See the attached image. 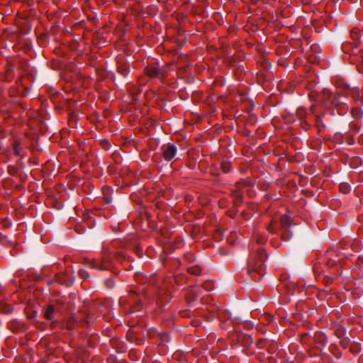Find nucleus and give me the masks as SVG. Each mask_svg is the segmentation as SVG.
Returning a JSON list of instances; mask_svg holds the SVG:
<instances>
[{
    "mask_svg": "<svg viewBox=\"0 0 363 363\" xmlns=\"http://www.w3.org/2000/svg\"><path fill=\"white\" fill-rule=\"evenodd\" d=\"M358 141L359 143L363 144V133L359 135V136L358 138Z\"/></svg>",
    "mask_w": 363,
    "mask_h": 363,
    "instance_id": "22",
    "label": "nucleus"
},
{
    "mask_svg": "<svg viewBox=\"0 0 363 363\" xmlns=\"http://www.w3.org/2000/svg\"><path fill=\"white\" fill-rule=\"evenodd\" d=\"M321 97L326 105L330 104L336 107L339 115H344L347 112L349 107L346 105L345 96L334 94L328 89H323Z\"/></svg>",
    "mask_w": 363,
    "mask_h": 363,
    "instance_id": "1",
    "label": "nucleus"
},
{
    "mask_svg": "<svg viewBox=\"0 0 363 363\" xmlns=\"http://www.w3.org/2000/svg\"><path fill=\"white\" fill-rule=\"evenodd\" d=\"M157 296L158 298L162 302V303H168L169 301V298L168 297V291L162 287L159 289Z\"/></svg>",
    "mask_w": 363,
    "mask_h": 363,
    "instance_id": "5",
    "label": "nucleus"
},
{
    "mask_svg": "<svg viewBox=\"0 0 363 363\" xmlns=\"http://www.w3.org/2000/svg\"><path fill=\"white\" fill-rule=\"evenodd\" d=\"M268 230L270 232V233H274V227L272 225H270L268 228Z\"/></svg>",
    "mask_w": 363,
    "mask_h": 363,
    "instance_id": "23",
    "label": "nucleus"
},
{
    "mask_svg": "<svg viewBox=\"0 0 363 363\" xmlns=\"http://www.w3.org/2000/svg\"><path fill=\"white\" fill-rule=\"evenodd\" d=\"M345 140L349 145L353 144L354 143V139L352 137H350L349 135H346L345 136Z\"/></svg>",
    "mask_w": 363,
    "mask_h": 363,
    "instance_id": "18",
    "label": "nucleus"
},
{
    "mask_svg": "<svg viewBox=\"0 0 363 363\" xmlns=\"http://www.w3.org/2000/svg\"><path fill=\"white\" fill-rule=\"evenodd\" d=\"M167 284V280L164 281V287L166 286Z\"/></svg>",
    "mask_w": 363,
    "mask_h": 363,
    "instance_id": "25",
    "label": "nucleus"
},
{
    "mask_svg": "<svg viewBox=\"0 0 363 363\" xmlns=\"http://www.w3.org/2000/svg\"><path fill=\"white\" fill-rule=\"evenodd\" d=\"M87 264L89 266V267L99 270H105L107 269V267L105 265V264L101 263L97 260L89 261Z\"/></svg>",
    "mask_w": 363,
    "mask_h": 363,
    "instance_id": "4",
    "label": "nucleus"
},
{
    "mask_svg": "<svg viewBox=\"0 0 363 363\" xmlns=\"http://www.w3.org/2000/svg\"><path fill=\"white\" fill-rule=\"evenodd\" d=\"M244 326L246 328H251L253 327V323L252 322L247 321L244 323Z\"/></svg>",
    "mask_w": 363,
    "mask_h": 363,
    "instance_id": "19",
    "label": "nucleus"
},
{
    "mask_svg": "<svg viewBox=\"0 0 363 363\" xmlns=\"http://www.w3.org/2000/svg\"><path fill=\"white\" fill-rule=\"evenodd\" d=\"M267 258V255L260 247L252 251L247 262L249 272H257L261 274L265 269L264 261Z\"/></svg>",
    "mask_w": 363,
    "mask_h": 363,
    "instance_id": "2",
    "label": "nucleus"
},
{
    "mask_svg": "<svg viewBox=\"0 0 363 363\" xmlns=\"http://www.w3.org/2000/svg\"><path fill=\"white\" fill-rule=\"evenodd\" d=\"M340 190L342 193L347 194L350 191V186L346 183H342L340 184Z\"/></svg>",
    "mask_w": 363,
    "mask_h": 363,
    "instance_id": "14",
    "label": "nucleus"
},
{
    "mask_svg": "<svg viewBox=\"0 0 363 363\" xmlns=\"http://www.w3.org/2000/svg\"><path fill=\"white\" fill-rule=\"evenodd\" d=\"M351 95H352V97L354 99V100H355V101L359 100L361 104H363V97L359 96V93L358 89H352L351 91Z\"/></svg>",
    "mask_w": 363,
    "mask_h": 363,
    "instance_id": "10",
    "label": "nucleus"
},
{
    "mask_svg": "<svg viewBox=\"0 0 363 363\" xmlns=\"http://www.w3.org/2000/svg\"><path fill=\"white\" fill-rule=\"evenodd\" d=\"M352 38L355 41V43H357L359 40V31L357 30H354L352 33Z\"/></svg>",
    "mask_w": 363,
    "mask_h": 363,
    "instance_id": "16",
    "label": "nucleus"
},
{
    "mask_svg": "<svg viewBox=\"0 0 363 363\" xmlns=\"http://www.w3.org/2000/svg\"><path fill=\"white\" fill-rule=\"evenodd\" d=\"M359 165H360V163H358L357 164H356L355 166L353 165L352 164H350V166L352 167V168H356Z\"/></svg>",
    "mask_w": 363,
    "mask_h": 363,
    "instance_id": "24",
    "label": "nucleus"
},
{
    "mask_svg": "<svg viewBox=\"0 0 363 363\" xmlns=\"http://www.w3.org/2000/svg\"><path fill=\"white\" fill-rule=\"evenodd\" d=\"M21 144L18 142H15L13 144V150L14 152V155L16 156H20L21 155Z\"/></svg>",
    "mask_w": 363,
    "mask_h": 363,
    "instance_id": "12",
    "label": "nucleus"
},
{
    "mask_svg": "<svg viewBox=\"0 0 363 363\" xmlns=\"http://www.w3.org/2000/svg\"><path fill=\"white\" fill-rule=\"evenodd\" d=\"M192 256H193V255H191V254H190V255H189V257H191Z\"/></svg>",
    "mask_w": 363,
    "mask_h": 363,
    "instance_id": "26",
    "label": "nucleus"
},
{
    "mask_svg": "<svg viewBox=\"0 0 363 363\" xmlns=\"http://www.w3.org/2000/svg\"><path fill=\"white\" fill-rule=\"evenodd\" d=\"M219 162V164L221 166L222 168V172H228L230 167V162H229V160H221Z\"/></svg>",
    "mask_w": 363,
    "mask_h": 363,
    "instance_id": "9",
    "label": "nucleus"
},
{
    "mask_svg": "<svg viewBox=\"0 0 363 363\" xmlns=\"http://www.w3.org/2000/svg\"><path fill=\"white\" fill-rule=\"evenodd\" d=\"M328 265L330 267H333V266L336 265V262H335V261H334V260H329V261L328 262Z\"/></svg>",
    "mask_w": 363,
    "mask_h": 363,
    "instance_id": "20",
    "label": "nucleus"
},
{
    "mask_svg": "<svg viewBox=\"0 0 363 363\" xmlns=\"http://www.w3.org/2000/svg\"><path fill=\"white\" fill-rule=\"evenodd\" d=\"M351 114H352V116L355 120H359L360 118H362L363 113H362V111L361 108H354L351 111Z\"/></svg>",
    "mask_w": 363,
    "mask_h": 363,
    "instance_id": "8",
    "label": "nucleus"
},
{
    "mask_svg": "<svg viewBox=\"0 0 363 363\" xmlns=\"http://www.w3.org/2000/svg\"><path fill=\"white\" fill-rule=\"evenodd\" d=\"M280 223L281 228L286 230H288V228L291 225V222L289 217L284 216L281 218Z\"/></svg>",
    "mask_w": 363,
    "mask_h": 363,
    "instance_id": "6",
    "label": "nucleus"
},
{
    "mask_svg": "<svg viewBox=\"0 0 363 363\" xmlns=\"http://www.w3.org/2000/svg\"><path fill=\"white\" fill-rule=\"evenodd\" d=\"M251 342H252L251 335H247L246 343H247V344H250Z\"/></svg>",
    "mask_w": 363,
    "mask_h": 363,
    "instance_id": "21",
    "label": "nucleus"
},
{
    "mask_svg": "<svg viewBox=\"0 0 363 363\" xmlns=\"http://www.w3.org/2000/svg\"><path fill=\"white\" fill-rule=\"evenodd\" d=\"M147 73L150 77H152L157 76L160 73V70L157 67H150L147 69Z\"/></svg>",
    "mask_w": 363,
    "mask_h": 363,
    "instance_id": "13",
    "label": "nucleus"
},
{
    "mask_svg": "<svg viewBox=\"0 0 363 363\" xmlns=\"http://www.w3.org/2000/svg\"><path fill=\"white\" fill-rule=\"evenodd\" d=\"M177 147L174 145L169 144L164 150L163 154L165 159H172L176 156Z\"/></svg>",
    "mask_w": 363,
    "mask_h": 363,
    "instance_id": "3",
    "label": "nucleus"
},
{
    "mask_svg": "<svg viewBox=\"0 0 363 363\" xmlns=\"http://www.w3.org/2000/svg\"><path fill=\"white\" fill-rule=\"evenodd\" d=\"M188 272L191 274L199 275L201 273V269L197 265L188 267Z\"/></svg>",
    "mask_w": 363,
    "mask_h": 363,
    "instance_id": "11",
    "label": "nucleus"
},
{
    "mask_svg": "<svg viewBox=\"0 0 363 363\" xmlns=\"http://www.w3.org/2000/svg\"><path fill=\"white\" fill-rule=\"evenodd\" d=\"M78 274L82 279H86L89 277L88 272L84 269H79Z\"/></svg>",
    "mask_w": 363,
    "mask_h": 363,
    "instance_id": "15",
    "label": "nucleus"
},
{
    "mask_svg": "<svg viewBox=\"0 0 363 363\" xmlns=\"http://www.w3.org/2000/svg\"><path fill=\"white\" fill-rule=\"evenodd\" d=\"M130 72V69L128 68L120 67L118 69V72L124 77H125Z\"/></svg>",
    "mask_w": 363,
    "mask_h": 363,
    "instance_id": "17",
    "label": "nucleus"
},
{
    "mask_svg": "<svg viewBox=\"0 0 363 363\" xmlns=\"http://www.w3.org/2000/svg\"><path fill=\"white\" fill-rule=\"evenodd\" d=\"M55 309L52 306H49L45 311L44 316L48 320H52L54 318Z\"/></svg>",
    "mask_w": 363,
    "mask_h": 363,
    "instance_id": "7",
    "label": "nucleus"
}]
</instances>
